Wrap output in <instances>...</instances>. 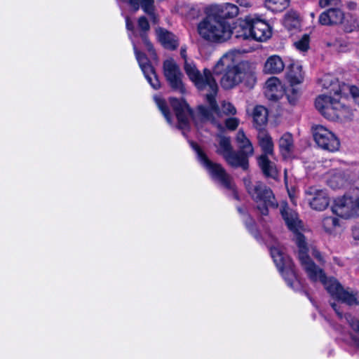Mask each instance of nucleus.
Instances as JSON below:
<instances>
[{
	"instance_id": "49530a36",
	"label": "nucleus",
	"mask_w": 359,
	"mask_h": 359,
	"mask_svg": "<svg viewBox=\"0 0 359 359\" xmlns=\"http://www.w3.org/2000/svg\"><path fill=\"white\" fill-rule=\"evenodd\" d=\"M352 234L355 240H359V226H353Z\"/></svg>"
},
{
	"instance_id": "ea45409f",
	"label": "nucleus",
	"mask_w": 359,
	"mask_h": 359,
	"mask_svg": "<svg viewBox=\"0 0 359 359\" xmlns=\"http://www.w3.org/2000/svg\"><path fill=\"white\" fill-rule=\"evenodd\" d=\"M222 111L226 115H234L236 109L231 103L224 101L222 104Z\"/></svg>"
},
{
	"instance_id": "e433bc0d",
	"label": "nucleus",
	"mask_w": 359,
	"mask_h": 359,
	"mask_svg": "<svg viewBox=\"0 0 359 359\" xmlns=\"http://www.w3.org/2000/svg\"><path fill=\"white\" fill-rule=\"evenodd\" d=\"M154 101L158 106L159 110L161 111L163 115L164 116L165 118L166 119L167 122L170 124L172 123L170 114L169 112V110L168 109V107L166 105V103L164 100L161 99L159 97L154 96Z\"/></svg>"
},
{
	"instance_id": "ddd939ff",
	"label": "nucleus",
	"mask_w": 359,
	"mask_h": 359,
	"mask_svg": "<svg viewBox=\"0 0 359 359\" xmlns=\"http://www.w3.org/2000/svg\"><path fill=\"white\" fill-rule=\"evenodd\" d=\"M247 22L250 23L251 40L263 42L271 37V29L265 20L258 17L248 15Z\"/></svg>"
},
{
	"instance_id": "6e6552de",
	"label": "nucleus",
	"mask_w": 359,
	"mask_h": 359,
	"mask_svg": "<svg viewBox=\"0 0 359 359\" xmlns=\"http://www.w3.org/2000/svg\"><path fill=\"white\" fill-rule=\"evenodd\" d=\"M271 257L285 278L287 285L293 287V284L297 281V277L293 269V263L279 246L270 247Z\"/></svg>"
},
{
	"instance_id": "09e8293b",
	"label": "nucleus",
	"mask_w": 359,
	"mask_h": 359,
	"mask_svg": "<svg viewBox=\"0 0 359 359\" xmlns=\"http://www.w3.org/2000/svg\"><path fill=\"white\" fill-rule=\"evenodd\" d=\"M330 222H331L333 225L338 224V220L336 217H327L325 219L326 223H330Z\"/></svg>"
},
{
	"instance_id": "412c9836",
	"label": "nucleus",
	"mask_w": 359,
	"mask_h": 359,
	"mask_svg": "<svg viewBox=\"0 0 359 359\" xmlns=\"http://www.w3.org/2000/svg\"><path fill=\"white\" fill-rule=\"evenodd\" d=\"M236 142L239 151L248 157L254 154V148L250 140L247 137L244 131L240 129L236 136Z\"/></svg>"
},
{
	"instance_id": "423d86ee",
	"label": "nucleus",
	"mask_w": 359,
	"mask_h": 359,
	"mask_svg": "<svg viewBox=\"0 0 359 359\" xmlns=\"http://www.w3.org/2000/svg\"><path fill=\"white\" fill-rule=\"evenodd\" d=\"M126 29L128 31L132 32V34H129V37L131 39L135 55L140 65V67L141 68L146 79L149 83L151 86L154 89H158L161 86V84L157 78L154 67L149 63V60L146 57V55L144 53H141L140 50H138L137 44L136 43L134 39V37L136 36L137 34L134 29L133 23L128 16L126 17Z\"/></svg>"
},
{
	"instance_id": "473e14b6",
	"label": "nucleus",
	"mask_w": 359,
	"mask_h": 359,
	"mask_svg": "<svg viewBox=\"0 0 359 359\" xmlns=\"http://www.w3.org/2000/svg\"><path fill=\"white\" fill-rule=\"evenodd\" d=\"M264 5L272 12H281L289 6V0H265Z\"/></svg>"
},
{
	"instance_id": "de8ad7c7",
	"label": "nucleus",
	"mask_w": 359,
	"mask_h": 359,
	"mask_svg": "<svg viewBox=\"0 0 359 359\" xmlns=\"http://www.w3.org/2000/svg\"><path fill=\"white\" fill-rule=\"evenodd\" d=\"M180 55L184 59V62L186 60H189V59L187 57V47L185 46H183L180 48Z\"/></svg>"
},
{
	"instance_id": "79ce46f5",
	"label": "nucleus",
	"mask_w": 359,
	"mask_h": 359,
	"mask_svg": "<svg viewBox=\"0 0 359 359\" xmlns=\"http://www.w3.org/2000/svg\"><path fill=\"white\" fill-rule=\"evenodd\" d=\"M239 124V120L237 118H229L225 121L226 127L231 130H235Z\"/></svg>"
},
{
	"instance_id": "9d476101",
	"label": "nucleus",
	"mask_w": 359,
	"mask_h": 359,
	"mask_svg": "<svg viewBox=\"0 0 359 359\" xmlns=\"http://www.w3.org/2000/svg\"><path fill=\"white\" fill-rule=\"evenodd\" d=\"M315 142L323 150L334 152L339 149L340 142L337 137L331 130L322 125L312 127Z\"/></svg>"
},
{
	"instance_id": "f257e3e1",
	"label": "nucleus",
	"mask_w": 359,
	"mask_h": 359,
	"mask_svg": "<svg viewBox=\"0 0 359 359\" xmlns=\"http://www.w3.org/2000/svg\"><path fill=\"white\" fill-rule=\"evenodd\" d=\"M184 69L189 79L199 90L208 92L206 100L209 104V107L199 106L197 114L194 116L186 102L174 97L170 99V105L175 111L177 118V128L185 135V131L189 128L191 118L194 119L197 127H198L199 121L202 123L210 121L213 123L215 122L214 115H219V111L215 100L218 86L210 71L205 69L202 74L191 60L184 62Z\"/></svg>"
},
{
	"instance_id": "6ab92c4d",
	"label": "nucleus",
	"mask_w": 359,
	"mask_h": 359,
	"mask_svg": "<svg viewBox=\"0 0 359 359\" xmlns=\"http://www.w3.org/2000/svg\"><path fill=\"white\" fill-rule=\"evenodd\" d=\"M158 41L167 49L175 50L179 46L177 37L165 29L158 27L156 29Z\"/></svg>"
},
{
	"instance_id": "37998d69",
	"label": "nucleus",
	"mask_w": 359,
	"mask_h": 359,
	"mask_svg": "<svg viewBox=\"0 0 359 359\" xmlns=\"http://www.w3.org/2000/svg\"><path fill=\"white\" fill-rule=\"evenodd\" d=\"M349 194L355 198L359 199V178L353 182V187L351 189Z\"/></svg>"
},
{
	"instance_id": "cd10ccee",
	"label": "nucleus",
	"mask_w": 359,
	"mask_h": 359,
	"mask_svg": "<svg viewBox=\"0 0 359 359\" xmlns=\"http://www.w3.org/2000/svg\"><path fill=\"white\" fill-rule=\"evenodd\" d=\"M217 11L220 13L218 17L225 20V18H236L239 13L238 7L231 3H225L222 5L217 6Z\"/></svg>"
},
{
	"instance_id": "a19ab883",
	"label": "nucleus",
	"mask_w": 359,
	"mask_h": 359,
	"mask_svg": "<svg viewBox=\"0 0 359 359\" xmlns=\"http://www.w3.org/2000/svg\"><path fill=\"white\" fill-rule=\"evenodd\" d=\"M341 0H319V6L321 8H337L341 5Z\"/></svg>"
},
{
	"instance_id": "4468645a",
	"label": "nucleus",
	"mask_w": 359,
	"mask_h": 359,
	"mask_svg": "<svg viewBox=\"0 0 359 359\" xmlns=\"http://www.w3.org/2000/svg\"><path fill=\"white\" fill-rule=\"evenodd\" d=\"M306 194L309 196L308 200L311 208L321 211L327 207L329 198L325 191L315 187H309L306 191Z\"/></svg>"
},
{
	"instance_id": "603ef678",
	"label": "nucleus",
	"mask_w": 359,
	"mask_h": 359,
	"mask_svg": "<svg viewBox=\"0 0 359 359\" xmlns=\"http://www.w3.org/2000/svg\"><path fill=\"white\" fill-rule=\"evenodd\" d=\"M290 198H291V201H292V203H294V200L293 198H292L291 195L290 194Z\"/></svg>"
},
{
	"instance_id": "9b49d317",
	"label": "nucleus",
	"mask_w": 359,
	"mask_h": 359,
	"mask_svg": "<svg viewBox=\"0 0 359 359\" xmlns=\"http://www.w3.org/2000/svg\"><path fill=\"white\" fill-rule=\"evenodd\" d=\"M358 200L348 193L334 201L332 211L334 215L342 219L355 217L358 215Z\"/></svg>"
},
{
	"instance_id": "c85d7f7f",
	"label": "nucleus",
	"mask_w": 359,
	"mask_h": 359,
	"mask_svg": "<svg viewBox=\"0 0 359 359\" xmlns=\"http://www.w3.org/2000/svg\"><path fill=\"white\" fill-rule=\"evenodd\" d=\"M279 147L284 158L290 156L293 150V138L290 133H285L279 140Z\"/></svg>"
},
{
	"instance_id": "5701e85b",
	"label": "nucleus",
	"mask_w": 359,
	"mask_h": 359,
	"mask_svg": "<svg viewBox=\"0 0 359 359\" xmlns=\"http://www.w3.org/2000/svg\"><path fill=\"white\" fill-rule=\"evenodd\" d=\"M280 212L286 224H301L302 221L299 219L298 213L290 207L287 202H281Z\"/></svg>"
},
{
	"instance_id": "a878e982",
	"label": "nucleus",
	"mask_w": 359,
	"mask_h": 359,
	"mask_svg": "<svg viewBox=\"0 0 359 359\" xmlns=\"http://www.w3.org/2000/svg\"><path fill=\"white\" fill-rule=\"evenodd\" d=\"M257 161L264 175L272 178H275L277 176L278 170L276 166L273 162L269 159L268 155H261Z\"/></svg>"
},
{
	"instance_id": "f8f14e48",
	"label": "nucleus",
	"mask_w": 359,
	"mask_h": 359,
	"mask_svg": "<svg viewBox=\"0 0 359 359\" xmlns=\"http://www.w3.org/2000/svg\"><path fill=\"white\" fill-rule=\"evenodd\" d=\"M163 71L164 75L172 88L183 93L184 88L182 81V73L173 59L169 58L164 61Z\"/></svg>"
},
{
	"instance_id": "b1692460",
	"label": "nucleus",
	"mask_w": 359,
	"mask_h": 359,
	"mask_svg": "<svg viewBox=\"0 0 359 359\" xmlns=\"http://www.w3.org/2000/svg\"><path fill=\"white\" fill-rule=\"evenodd\" d=\"M284 68L285 64L282 58L277 55H273L265 62L264 71L268 74H275L280 73Z\"/></svg>"
},
{
	"instance_id": "8fccbe9b",
	"label": "nucleus",
	"mask_w": 359,
	"mask_h": 359,
	"mask_svg": "<svg viewBox=\"0 0 359 359\" xmlns=\"http://www.w3.org/2000/svg\"><path fill=\"white\" fill-rule=\"evenodd\" d=\"M347 6L350 9H354L356 7V4L355 2H349L348 3Z\"/></svg>"
},
{
	"instance_id": "f03ea898",
	"label": "nucleus",
	"mask_w": 359,
	"mask_h": 359,
	"mask_svg": "<svg viewBox=\"0 0 359 359\" xmlns=\"http://www.w3.org/2000/svg\"><path fill=\"white\" fill-rule=\"evenodd\" d=\"M302 226H288L293 233L294 238L299 248V258L307 276L312 281H320L331 297L348 306L359 304L358 293L351 288H344L334 278H327L323 271L317 266L308 256V248L304 236L299 232Z\"/></svg>"
},
{
	"instance_id": "7ed1b4c3",
	"label": "nucleus",
	"mask_w": 359,
	"mask_h": 359,
	"mask_svg": "<svg viewBox=\"0 0 359 359\" xmlns=\"http://www.w3.org/2000/svg\"><path fill=\"white\" fill-rule=\"evenodd\" d=\"M213 72L216 75L222 74L220 83L225 89L242 82L252 88L256 83L255 67L248 62H238L233 53L224 54L215 65Z\"/></svg>"
},
{
	"instance_id": "aec40b11",
	"label": "nucleus",
	"mask_w": 359,
	"mask_h": 359,
	"mask_svg": "<svg viewBox=\"0 0 359 359\" xmlns=\"http://www.w3.org/2000/svg\"><path fill=\"white\" fill-rule=\"evenodd\" d=\"M229 31L230 37L233 36L238 39L251 40L252 32H250V23L247 22V16L243 22L236 25L232 29L229 26Z\"/></svg>"
},
{
	"instance_id": "393cba45",
	"label": "nucleus",
	"mask_w": 359,
	"mask_h": 359,
	"mask_svg": "<svg viewBox=\"0 0 359 359\" xmlns=\"http://www.w3.org/2000/svg\"><path fill=\"white\" fill-rule=\"evenodd\" d=\"M327 182L328 186L333 189L343 188L348 184L344 173L341 170H332L330 172Z\"/></svg>"
},
{
	"instance_id": "58836bf2",
	"label": "nucleus",
	"mask_w": 359,
	"mask_h": 359,
	"mask_svg": "<svg viewBox=\"0 0 359 359\" xmlns=\"http://www.w3.org/2000/svg\"><path fill=\"white\" fill-rule=\"evenodd\" d=\"M294 46L297 49L301 51H306L309 47V36L307 34L303 35V36L297 41L294 43Z\"/></svg>"
},
{
	"instance_id": "c9c22d12",
	"label": "nucleus",
	"mask_w": 359,
	"mask_h": 359,
	"mask_svg": "<svg viewBox=\"0 0 359 359\" xmlns=\"http://www.w3.org/2000/svg\"><path fill=\"white\" fill-rule=\"evenodd\" d=\"M219 147L217 152L224 157L231 151L233 150L230 138L225 136H219Z\"/></svg>"
},
{
	"instance_id": "864d4df0",
	"label": "nucleus",
	"mask_w": 359,
	"mask_h": 359,
	"mask_svg": "<svg viewBox=\"0 0 359 359\" xmlns=\"http://www.w3.org/2000/svg\"><path fill=\"white\" fill-rule=\"evenodd\" d=\"M238 211H239L240 212H241V208H238Z\"/></svg>"
},
{
	"instance_id": "2eb2a0df",
	"label": "nucleus",
	"mask_w": 359,
	"mask_h": 359,
	"mask_svg": "<svg viewBox=\"0 0 359 359\" xmlns=\"http://www.w3.org/2000/svg\"><path fill=\"white\" fill-rule=\"evenodd\" d=\"M345 13L339 8H330L323 12L318 18V22L322 25H337L343 22Z\"/></svg>"
},
{
	"instance_id": "f3484780",
	"label": "nucleus",
	"mask_w": 359,
	"mask_h": 359,
	"mask_svg": "<svg viewBox=\"0 0 359 359\" xmlns=\"http://www.w3.org/2000/svg\"><path fill=\"white\" fill-rule=\"evenodd\" d=\"M130 6L135 11L142 8L143 11L147 13L154 24H157L158 18L155 13L154 0H128Z\"/></svg>"
},
{
	"instance_id": "4c0bfd02",
	"label": "nucleus",
	"mask_w": 359,
	"mask_h": 359,
	"mask_svg": "<svg viewBox=\"0 0 359 359\" xmlns=\"http://www.w3.org/2000/svg\"><path fill=\"white\" fill-rule=\"evenodd\" d=\"M258 226H254V225L248 226V230L257 240H264L266 243H268L271 240H272V236H271V234L269 232L265 231L264 234H261V235L258 234L257 233L258 231H260L259 229H258V228H257Z\"/></svg>"
},
{
	"instance_id": "dca6fc26",
	"label": "nucleus",
	"mask_w": 359,
	"mask_h": 359,
	"mask_svg": "<svg viewBox=\"0 0 359 359\" xmlns=\"http://www.w3.org/2000/svg\"><path fill=\"white\" fill-rule=\"evenodd\" d=\"M285 90L280 80L276 77L269 79L265 84V95L270 100H278L284 95Z\"/></svg>"
},
{
	"instance_id": "7c9ffc66",
	"label": "nucleus",
	"mask_w": 359,
	"mask_h": 359,
	"mask_svg": "<svg viewBox=\"0 0 359 359\" xmlns=\"http://www.w3.org/2000/svg\"><path fill=\"white\" fill-rule=\"evenodd\" d=\"M252 118L254 123L257 125V126H262L267 122V109L262 105H257L255 107L252 111Z\"/></svg>"
},
{
	"instance_id": "c03bdc74",
	"label": "nucleus",
	"mask_w": 359,
	"mask_h": 359,
	"mask_svg": "<svg viewBox=\"0 0 359 359\" xmlns=\"http://www.w3.org/2000/svg\"><path fill=\"white\" fill-rule=\"evenodd\" d=\"M311 253L319 262L323 261L320 252L315 247H311Z\"/></svg>"
},
{
	"instance_id": "4be33fe9",
	"label": "nucleus",
	"mask_w": 359,
	"mask_h": 359,
	"mask_svg": "<svg viewBox=\"0 0 359 359\" xmlns=\"http://www.w3.org/2000/svg\"><path fill=\"white\" fill-rule=\"evenodd\" d=\"M226 161L232 167L238 168L241 167L244 170H248L249 163H248V156H245L239 152H236L234 151H231L228 154H226L224 157Z\"/></svg>"
},
{
	"instance_id": "20e7f679",
	"label": "nucleus",
	"mask_w": 359,
	"mask_h": 359,
	"mask_svg": "<svg viewBox=\"0 0 359 359\" xmlns=\"http://www.w3.org/2000/svg\"><path fill=\"white\" fill-rule=\"evenodd\" d=\"M199 36L210 43H222L230 38L229 24L215 14H210L197 26Z\"/></svg>"
},
{
	"instance_id": "a18cd8bd",
	"label": "nucleus",
	"mask_w": 359,
	"mask_h": 359,
	"mask_svg": "<svg viewBox=\"0 0 359 359\" xmlns=\"http://www.w3.org/2000/svg\"><path fill=\"white\" fill-rule=\"evenodd\" d=\"M330 304H331V306L332 307V309L336 312L338 317L339 318V319L343 320L344 316H343L342 313L340 312L339 307L338 306V305L336 303H331Z\"/></svg>"
},
{
	"instance_id": "1a4fd4ad",
	"label": "nucleus",
	"mask_w": 359,
	"mask_h": 359,
	"mask_svg": "<svg viewBox=\"0 0 359 359\" xmlns=\"http://www.w3.org/2000/svg\"><path fill=\"white\" fill-rule=\"evenodd\" d=\"M337 97L322 95L318 96L315 102L316 109L327 119L334 120L341 116L344 105L339 100V94L335 93Z\"/></svg>"
},
{
	"instance_id": "3c124183",
	"label": "nucleus",
	"mask_w": 359,
	"mask_h": 359,
	"mask_svg": "<svg viewBox=\"0 0 359 359\" xmlns=\"http://www.w3.org/2000/svg\"><path fill=\"white\" fill-rule=\"evenodd\" d=\"M288 100H289V102H290V103H293V101H292V100H290V97H289V96H288Z\"/></svg>"
},
{
	"instance_id": "0eeeda50",
	"label": "nucleus",
	"mask_w": 359,
	"mask_h": 359,
	"mask_svg": "<svg viewBox=\"0 0 359 359\" xmlns=\"http://www.w3.org/2000/svg\"><path fill=\"white\" fill-rule=\"evenodd\" d=\"M191 147L196 151L198 160L205 168L213 180L219 182L224 187L233 189L231 177L226 172L221 165L210 161L197 144L191 141Z\"/></svg>"
},
{
	"instance_id": "a211bd4d",
	"label": "nucleus",
	"mask_w": 359,
	"mask_h": 359,
	"mask_svg": "<svg viewBox=\"0 0 359 359\" xmlns=\"http://www.w3.org/2000/svg\"><path fill=\"white\" fill-rule=\"evenodd\" d=\"M137 27L140 32V37L141 38L146 49L151 56H155L156 53L153 45L147 37V32L150 29V25L146 17L141 16L137 20Z\"/></svg>"
},
{
	"instance_id": "f704fd0d",
	"label": "nucleus",
	"mask_w": 359,
	"mask_h": 359,
	"mask_svg": "<svg viewBox=\"0 0 359 359\" xmlns=\"http://www.w3.org/2000/svg\"><path fill=\"white\" fill-rule=\"evenodd\" d=\"M344 319L355 332V334L352 336V339L355 346L359 348V320L355 319L349 314H346L344 316Z\"/></svg>"
},
{
	"instance_id": "c756f323",
	"label": "nucleus",
	"mask_w": 359,
	"mask_h": 359,
	"mask_svg": "<svg viewBox=\"0 0 359 359\" xmlns=\"http://www.w3.org/2000/svg\"><path fill=\"white\" fill-rule=\"evenodd\" d=\"M287 78L292 84L300 83L303 80L302 67L298 63H292L288 67Z\"/></svg>"
},
{
	"instance_id": "39448f33",
	"label": "nucleus",
	"mask_w": 359,
	"mask_h": 359,
	"mask_svg": "<svg viewBox=\"0 0 359 359\" xmlns=\"http://www.w3.org/2000/svg\"><path fill=\"white\" fill-rule=\"evenodd\" d=\"M248 194L257 203V208L262 215H267L269 208H276L278 202L271 189L265 184L257 182L252 184L250 181L245 182Z\"/></svg>"
},
{
	"instance_id": "bb28decb",
	"label": "nucleus",
	"mask_w": 359,
	"mask_h": 359,
	"mask_svg": "<svg viewBox=\"0 0 359 359\" xmlns=\"http://www.w3.org/2000/svg\"><path fill=\"white\" fill-rule=\"evenodd\" d=\"M259 144L264 154L272 155L273 151V143L271 136L265 131H260L257 136Z\"/></svg>"
},
{
	"instance_id": "72a5a7b5",
	"label": "nucleus",
	"mask_w": 359,
	"mask_h": 359,
	"mask_svg": "<svg viewBox=\"0 0 359 359\" xmlns=\"http://www.w3.org/2000/svg\"><path fill=\"white\" fill-rule=\"evenodd\" d=\"M346 32H352L359 27L357 19L350 13L345 14V18L341 23Z\"/></svg>"
},
{
	"instance_id": "2f4dec72",
	"label": "nucleus",
	"mask_w": 359,
	"mask_h": 359,
	"mask_svg": "<svg viewBox=\"0 0 359 359\" xmlns=\"http://www.w3.org/2000/svg\"><path fill=\"white\" fill-rule=\"evenodd\" d=\"M283 25L289 30L298 28L300 26L299 13L294 11H288L285 15Z\"/></svg>"
}]
</instances>
